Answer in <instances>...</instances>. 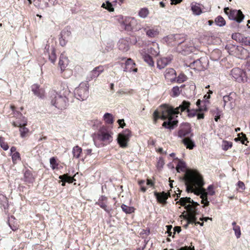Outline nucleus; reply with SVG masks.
Segmentation results:
<instances>
[{"label": "nucleus", "instance_id": "nucleus-16", "mask_svg": "<svg viewBox=\"0 0 250 250\" xmlns=\"http://www.w3.org/2000/svg\"><path fill=\"white\" fill-rule=\"evenodd\" d=\"M226 48L228 50L229 54L234 56L238 55L236 53V51H240L242 53L247 52V50L244 49L242 47H238L235 45H227L226 46Z\"/></svg>", "mask_w": 250, "mask_h": 250}, {"label": "nucleus", "instance_id": "nucleus-47", "mask_svg": "<svg viewBox=\"0 0 250 250\" xmlns=\"http://www.w3.org/2000/svg\"><path fill=\"white\" fill-rule=\"evenodd\" d=\"M12 159L14 163H15L17 160H20V155L18 152H15L12 154Z\"/></svg>", "mask_w": 250, "mask_h": 250}, {"label": "nucleus", "instance_id": "nucleus-3", "mask_svg": "<svg viewBox=\"0 0 250 250\" xmlns=\"http://www.w3.org/2000/svg\"><path fill=\"white\" fill-rule=\"evenodd\" d=\"M71 94L68 86L62 84L59 93L54 92L51 96V104L60 110H63L68 105L69 98Z\"/></svg>", "mask_w": 250, "mask_h": 250}, {"label": "nucleus", "instance_id": "nucleus-14", "mask_svg": "<svg viewBox=\"0 0 250 250\" xmlns=\"http://www.w3.org/2000/svg\"><path fill=\"white\" fill-rule=\"evenodd\" d=\"M190 127L189 124L185 123L182 125L178 132V137L180 138L189 137L190 133Z\"/></svg>", "mask_w": 250, "mask_h": 250}, {"label": "nucleus", "instance_id": "nucleus-48", "mask_svg": "<svg viewBox=\"0 0 250 250\" xmlns=\"http://www.w3.org/2000/svg\"><path fill=\"white\" fill-rule=\"evenodd\" d=\"M64 36V35L61 33L59 37L60 43L62 46H64L66 43V41H65L64 38H63Z\"/></svg>", "mask_w": 250, "mask_h": 250}, {"label": "nucleus", "instance_id": "nucleus-52", "mask_svg": "<svg viewBox=\"0 0 250 250\" xmlns=\"http://www.w3.org/2000/svg\"><path fill=\"white\" fill-rule=\"evenodd\" d=\"M164 164V161L163 160V159L160 158L158 162L157 167L160 168H162Z\"/></svg>", "mask_w": 250, "mask_h": 250}, {"label": "nucleus", "instance_id": "nucleus-29", "mask_svg": "<svg viewBox=\"0 0 250 250\" xmlns=\"http://www.w3.org/2000/svg\"><path fill=\"white\" fill-rule=\"evenodd\" d=\"M24 181L28 183H32L34 181V177L30 170H26L24 175Z\"/></svg>", "mask_w": 250, "mask_h": 250}, {"label": "nucleus", "instance_id": "nucleus-22", "mask_svg": "<svg viewBox=\"0 0 250 250\" xmlns=\"http://www.w3.org/2000/svg\"><path fill=\"white\" fill-rule=\"evenodd\" d=\"M104 70V69L103 66H99L95 67L90 72V78L93 79L97 78Z\"/></svg>", "mask_w": 250, "mask_h": 250}, {"label": "nucleus", "instance_id": "nucleus-41", "mask_svg": "<svg viewBox=\"0 0 250 250\" xmlns=\"http://www.w3.org/2000/svg\"><path fill=\"white\" fill-rule=\"evenodd\" d=\"M180 94V88L176 86H174L172 89V96L177 97Z\"/></svg>", "mask_w": 250, "mask_h": 250}, {"label": "nucleus", "instance_id": "nucleus-57", "mask_svg": "<svg viewBox=\"0 0 250 250\" xmlns=\"http://www.w3.org/2000/svg\"><path fill=\"white\" fill-rule=\"evenodd\" d=\"M98 201L106 202H107V198L104 196H102L99 199Z\"/></svg>", "mask_w": 250, "mask_h": 250}, {"label": "nucleus", "instance_id": "nucleus-36", "mask_svg": "<svg viewBox=\"0 0 250 250\" xmlns=\"http://www.w3.org/2000/svg\"><path fill=\"white\" fill-rule=\"evenodd\" d=\"M232 146V143L231 142H229L227 141H223L222 142V149L227 151L230 148H231Z\"/></svg>", "mask_w": 250, "mask_h": 250}, {"label": "nucleus", "instance_id": "nucleus-39", "mask_svg": "<svg viewBox=\"0 0 250 250\" xmlns=\"http://www.w3.org/2000/svg\"><path fill=\"white\" fill-rule=\"evenodd\" d=\"M144 61L148 64L150 66L154 65V61L152 57L148 55H145L143 57Z\"/></svg>", "mask_w": 250, "mask_h": 250}, {"label": "nucleus", "instance_id": "nucleus-43", "mask_svg": "<svg viewBox=\"0 0 250 250\" xmlns=\"http://www.w3.org/2000/svg\"><path fill=\"white\" fill-rule=\"evenodd\" d=\"M96 204L98 205L101 208L104 209L105 211L107 212H109V210L108 209L106 206V202L98 201L97 202H96Z\"/></svg>", "mask_w": 250, "mask_h": 250}, {"label": "nucleus", "instance_id": "nucleus-63", "mask_svg": "<svg viewBox=\"0 0 250 250\" xmlns=\"http://www.w3.org/2000/svg\"><path fill=\"white\" fill-rule=\"evenodd\" d=\"M9 226L11 228V229L14 230V231H15L17 229H18V227L16 226H14L13 225V226H11L10 224H9Z\"/></svg>", "mask_w": 250, "mask_h": 250}, {"label": "nucleus", "instance_id": "nucleus-44", "mask_svg": "<svg viewBox=\"0 0 250 250\" xmlns=\"http://www.w3.org/2000/svg\"><path fill=\"white\" fill-rule=\"evenodd\" d=\"M187 79V76L185 74H180L177 78V82L178 83H182L186 81Z\"/></svg>", "mask_w": 250, "mask_h": 250}, {"label": "nucleus", "instance_id": "nucleus-26", "mask_svg": "<svg viewBox=\"0 0 250 250\" xmlns=\"http://www.w3.org/2000/svg\"><path fill=\"white\" fill-rule=\"evenodd\" d=\"M119 49L123 51H127L129 49V46L127 42L124 40H120L118 43Z\"/></svg>", "mask_w": 250, "mask_h": 250}, {"label": "nucleus", "instance_id": "nucleus-13", "mask_svg": "<svg viewBox=\"0 0 250 250\" xmlns=\"http://www.w3.org/2000/svg\"><path fill=\"white\" fill-rule=\"evenodd\" d=\"M136 23V21L134 18L126 17L123 21L122 26L127 31L134 30V25Z\"/></svg>", "mask_w": 250, "mask_h": 250}, {"label": "nucleus", "instance_id": "nucleus-45", "mask_svg": "<svg viewBox=\"0 0 250 250\" xmlns=\"http://www.w3.org/2000/svg\"><path fill=\"white\" fill-rule=\"evenodd\" d=\"M50 164L51 167L53 169L56 168L58 166L56 162V160L54 157H52L50 159Z\"/></svg>", "mask_w": 250, "mask_h": 250}, {"label": "nucleus", "instance_id": "nucleus-51", "mask_svg": "<svg viewBox=\"0 0 250 250\" xmlns=\"http://www.w3.org/2000/svg\"><path fill=\"white\" fill-rule=\"evenodd\" d=\"M241 134L242 135V136L240 137V135H239L238 138L241 140L242 144H245V141L247 140L246 136L245 134H243V133H241Z\"/></svg>", "mask_w": 250, "mask_h": 250}, {"label": "nucleus", "instance_id": "nucleus-53", "mask_svg": "<svg viewBox=\"0 0 250 250\" xmlns=\"http://www.w3.org/2000/svg\"><path fill=\"white\" fill-rule=\"evenodd\" d=\"M208 189V190L209 194L210 195H213L214 194L215 192L213 190V187L212 185L209 186Z\"/></svg>", "mask_w": 250, "mask_h": 250}, {"label": "nucleus", "instance_id": "nucleus-37", "mask_svg": "<svg viewBox=\"0 0 250 250\" xmlns=\"http://www.w3.org/2000/svg\"><path fill=\"white\" fill-rule=\"evenodd\" d=\"M149 14V11L147 8H144L140 9L139 12V16L142 18H146Z\"/></svg>", "mask_w": 250, "mask_h": 250}, {"label": "nucleus", "instance_id": "nucleus-40", "mask_svg": "<svg viewBox=\"0 0 250 250\" xmlns=\"http://www.w3.org/2000/svg\"><path fill=\"white\" fill-rule=\"evenodd\" d=\"M29 129L25 127V126H23V127L21 126V128L20 129V132L21 137H25Z\"/></svg>", "mask_w": 250, "mask_h": 250}, {"label": "nucleus", "instance_id": "nucleus-20", "mask_svg": "<svg viewBox=\"0 0 250 250\" xmlns=\"http://www.w3.org/2000/svg\"><path fill=\"white\" fill-rule=\"evenodd\" d=\"M154 195L157 198L158 201L162 204L166 203V200L168 197V194L165 192H162L161 193L155 192Z\"/></svg>", "mask_w": 250, "mask_h": 250}, {"label": "nucleus", "instance_id": "nucleus-64", "mask_svg": "<svg viewBox=\"0 0 250 250\" xmlns=\"http://www.w3.org/2000/svg\"><path fill=\"white\" fill-rule=\"evenodd\" d=\"M86 153L87 155H90L92 153V149H87L85 150Z\"/></svg>", "mask_w": 250, "mask_h": 250}, {"label": "nucleus", "instance_id": "nucleus-6", "mask_svg": "<svg viewBox=\"0 0 250 250\" xmlns=\"http://www.w3.org/2000/svg\"><path fill=\"white\" fill-rule=\"evenodd\" d=\"M177 51L184 55H188L194 52L196 48L191 41H185L180 43L177 47Z\"/></svg>", "mask_w": 250, "mask_h": 250}, {"label": "nucleus", "instance_id": "nucleus-60", "mask_svg": "<svg viewBox=\"0 0 250 250\" xmlns=\"http://www.w3.org/2000/svg\"><path fill=\"white\" fill-rule=\"evenodd\" d=\"M196 115L198 119H201L204 118V115L203 113H197Z\"/></svg>", "mask_w": 250, "mask_h": 250}, {"label": "nucleus", "instance_id": "nucleus-10", "mask_svg": "<svg viewBox=\"0 0 250 250\" xmlns=\"http://www.w3.org/2000/svg\"><path fill=\"white\" fill-rule=\"evenodd\" d=\"M10 108L12 111L13 117H16L17 119H22V123L18 122L16 123L15 122H13L12 125L15 126H25L27 124V121L24 117L22 116V115L18 111H16L15 110V107L13 105H11L10 106Z\"/></svg>", "mask_w": 250, "mask_h": 250}, {"label": "nucleus", "instance_id": "nucleus-19", "mask_svg": "<svg viewBox=\"0 0 250 250\" xmlns=\"http://www.w3.org/2000/svg\"><path fill=\"white\" fill-rule=\"evenodd\" d=\"M223 101L224 103V107L226 106H228V107L230 109H232L233 108V103L234 99L232 97V94L230 93L229 95L224 96L223 97Z\"/></svg>", "mask_w": 250, "mask_h": 250}, {"label": "nucleus", "instance_id": "nucleus-34", "mask_svg": "<svg viewBox=\"0 0 250 250\" xmlns=\"http://www.w3.org/2000/svg\"><path fill=\"white\" fill-rule=\"evenodd\" d=\"M186 163L181 160L179 161L178 163L176 166V170L178 172L180 171H184L186 168Z\"/></svg>", "mask_w": 250, "mask_h": 250}, {"label": "nucleus", "instance_id": "nucleus-7", "mask_svg": "<svg viewBox=\"0 0 250 250\" xmlns=\"http://www.w3.org/2000/svg\"><path fill=\"white\" fill-rule=\"evenodd\" d=\"M224 12L230 20L236 21L238 23H240L245 17L240 10H230L229 7H225Z\"/></svg>", "mask_w": 250, "mask_h": 250}, {"label": "nucleus", "instance_id": "nucleus-55", "mask_svg": "<svg viewBox=\"0 0 250 250\" xmlns=\"http://www.w3.org/2000/svg\"><path fill=\"white\" fill-rule=\"evenodd\" d=\"M238 186L240 188L242 189V190L244 189L245 188L244 183L241 181H239L238 182Z\"/></svg>", "mask_w": 250, "mask_h": 250}, {"label": "nucleus", "instance_id": "nucleus-42", "mask_svg": "<svg viewBox=\"0 0 250 250\" xmlns=\"http://www.w3.org/2000/svg\"><path fill=\"white\" fill-rule=\"evenodd\" d=\"M0 145L4 150H7L9 148L8 145L4 141V139L2 137H0Z\"/></svg>", "mask_w": 250, "mask_h": 250}, {"label": "nucleus", "instance_id": "nucleus-2", "mask_svg": "<svg viewBox=\"0 0 250 250\" xmlns=\"http://www.w3.org/2000/svg\"><path fill=\"white\" fill-rule=\"evenodd\" d=\"M183 180L185 182L186 191L188 192H193L194 194L200 195L202 199L201 203L207 206L209 202L207 199L208 193L202 188L204 185L203 177L196 171L187 170Z\"/></svg>", "mask_w": 250, "mask_h": 250}, {"label": "nucleus", "instance_id": "nucleus-17", "mask_svg": "<svg viewBox=\"0 0 250 250\" xmlns=\"http://www.w3.org/2000/svg\"><path fill=\"white\" fill-rule=\"evenodd\" d=\"M135 63L132 59H128L125 63V67L124 71L125 72H134L137 71V68L135 67Z\"/></svg>", "mask_w": 250, "mask_h": 250}, {"label": "nucleus", "instance_id": "nucleus-5", "mask_svg": "<svg viewBox=\"0 0 250 250\" xmlns=\"http://www.w3.org/2000/svg\"><path fill=\"white\" fill-rule=\"evenodd\" d=\"M75 97L80 101H83L88 96V84L86 83H81L74 90Z\"/></svg>", "mask_w": 250, "mask_h": 250}, {"label": "nucleus", "instance_id": "nucleus-59", "mask_svg": "<svg viewBox=\"0 0 250 250\" xmlns=\"http://www.w3.org/2000/svg\"><path fill=\"white\" fill-rule=\"evenodd\" d=\"M173 230L174 231V233L175 232H177L178 233H179L181 231V228L180 227H175L173 228Z\"/></svg>", "mask_w": 250, "mask_h": 250}, {"label": "nucleus", "instance_id": "nucleus-15", "mask_svg": "<svg viewBox=\"0 0 250 250\" xmlns=\"http://www.w3.org/2000/svg\"><path fill=\"white\" fill-rule=\"evenodd\" d=\"M204 59H197L195 61L191 62L189 63V66L194 69L201 71L205 68V66L203 63Z\"/></svg>", "mask_w": 250, "mask_h": 250}, {"label": "nucleus", "instance_id": "nucleus-49", "mask_svg": "<svg viewBox=\"0 0 250 250\" xmlns=\"http://www.w3.org/2000/svg\"><path fill=\"white\" fill-rule=\"evenodd\" d=\"M49 59L52 63H54L56 60V56L55 55V50H52L51 55L49 56Z\"/></svg>", "mask_w": 250, "mask_h": 250}, {"label": "nucleus", "instance_id": "nucleus-28", "mask_svg": "<svg viewBox=\"0 0 250 250\" xmlns=\"http://www.w3.org/2000/svg\"><path fill=\"white\" fill-rule=\"evenodd\" d=\"M183 143L187 148L192 149L195 146V144L189 137L185 138L182 140Z\"/></svg>", "mask_w": 250, "mask_h": 250}, {"label": "nucleus", "instance_id": "nucleus-8", "mask_svg": "<svg viewBox=\"0 0 250 250\" xmlns=\"http://www.w3.org/2000/svg\"><path fill=\"white\" fill-rule=\"evenodd\" d=\"M131 136V131L128 129H125L118 134L117 142L121 147L125 148L127 146Z\"/></svg>", "mask_w": 250, "mask_h": 250}, {"label": "nucleus", "instance_id": "nucleus-32", "mask_svg": "<svg viewBox=\"0 0 250 250\" xmlns=\"http://www.w3.org/2000/svg\"><path fill=\"white\" fill-rule=\"evenodd\" d=\"M82 152V149L81 147H79L78 146H75L72 150V153L73 155V157L76 158H79L80 156V154Z\"/></svg>", "mask_w": 250, "mask_h": 250}, {"label": "nucleus", "instance_id": "nucleus-11", "mask_svg": "<svg viewBox=\"0 0 250 250\" xmlns=\"http://www.w3.org/2000/svg\"><path fill=\"white\" fill-rule=\"evenodd\" d=\"M231 74L232 77L239 83L244 82L246 80L245 73L239 68H234L232 69Z\"/></svg>", "mask_w": 250, "mask_h": 250}, {"label": "nucleus", "instance_id": "nucleus-27", "mask_svg": "<svg viewBox=\"0 0 250 250\" xmlns=\"http://www.w3.org/2000/svg\"><path fill=\"white\" fill-rule=\"evenodd\" d=\"M59 179H60L62 182V186H63L65 185V182L72 183L74 181H75V179L73 177L68 175L67 174H63L60 176Z\"/></svg>", "mask_w": 250, "mask_h": 250}, {"label": "nucleus", "instance_id": "nucleus-18", "mask_svg": "<svg viewBox=\"0 0 250 250\" xmlns=\"http://www.w3.org/2000/svg\"><path fill=\"white\" fill-rule=\"evenodd\" d=\"M165 77L167 81L173 82L176 79V72L173 68H169L166 70Z\"/></svg>", "mask_w": 250, "mask_h": 250}, {"label": "nucleus", "instance_id": "nucleus-50", "mask_svg": "<svg viewBox=\"0 0 250 250\" xmlns=\"http://www.w3.org/2000/svg\"><path fill=\"white\" fill-rule=\"evenodd\" d=\"M201 101L200 100H198V101L196 102V104L198 106V111H203V110H207V108L205 107L204 108H202L200 106Z\"/></svg>", "mask_w": 250, "mask_h": 250}, {"label": "nucleus", "instance_id": "nucleus-31", "mask_svg": "<svg viewBox=\"0 0 250 250\" xmlns=\"http://www.w3.org/2000/svg\"><path fill=\"white\" fill-rule=\"evenodd\" d=\"M232 225L233 226V230L235 232V235L237 238H239L241 235L240 227L239 226L236 225V223L235 222H233L232 223Z\"/></svg>", "mask_w": 250, "mask_h": 250}, {"label": "nucleus", "instance_id": "nucleus-61", "mask_svg": "<svg viewBox=\"0 0 250 250\" xmlns=\"http://www.w3.org/2000/svg\"><path fill=\"white\" fill-rule=\"evenodd\" d=\"M167 231L169 235H171V229H172V226H167Z\"/></svg>", "mask_w": 250, "mask_h": 250}, {"label": "nucleus", "instance_id": "nucleus-1", "mask_svg": "<svg viewBox=\"0 0 250 250\" xmlns=\"http://www.w3.org/2000/svg\"><path fill=\"white\" fill-rule=\"evenodd\" d=\"M190 103L189 102L184 101L182 103L176 108H174L171 106H165L161 111V115H160L159 112L155 110L153 113V118L155 123L157 119L161 118L162 120L168 119V121L164 122L163 124V126L168 128L173 129L174 125H176L178 122L177 121H171L172 116L178 114L180 112H182L185 110L188 113L189 117H193L197 115L198 110H190Z\"/></svg>", "mask_w": 250, "mask_h": 250}, {"label": "nucleus", "instance_id": "nucleus-33", "mask_svg": "<svg viewBox=\"0 0 250 250\" xmlns=\"http://www.w3.org/2000/svg\"><path fill=\"white\" fill-rule=\"evenodd\" d=\"M105 122L108 124H112L113 123V117L111 114L106 113L104 116Z\"/></svg>", "mask_w": 250, "mask_h": 250}, {"label": "nucleus", "instance_id": "nucleus-24", "mask_svg": "<svg viewBox=\"0 0 250 250\" xmlns=\"http://www.w3.org/2000/svg\"><path fill=\"white\" fill-rule=\"evenodd\" d=\"M32 90L35 95L40 98H42L43 96V89L40 88L39 85L37 84H33L32 86Z\"/></svg>", "mask_w": 250, "mask_h": 250}, {"label": "nucleus", "instance_id": "nucleus-38", "mask_svg": "<svg viewBox=\"0 0 250 250\" xmlns=\"http://www.w3.org/2000/svg\"><path fill=\"white\" fill-rule=\"evenodd\" d=\"M122 210L126 213H131L134 212V208L133 207H128L127 206L123 204L121 206Z\"/></svg>", "mask_w": 250, "mask_h": 250}, {"label": "nucleus", "instance_id": "nucleus-9", "mask_svg": "<svg viewBox=\"0 0 250 250\" xmlns=\"http://www.w3.org/2000/svg\"><path fill=\"white\" fill-rule=\"evenodd\" d=\"M112 133L105 129H101L97 134L98 140L104 142L105 144H108L113 140Z\"/></svg>", "mask_w": 250, "mask_h": 250}, {"label": "nucleus", "instance_id": "nucleus-25", "mask_svg": "<svg viewBox=\"0 0 250 250\" xmlns=\"http://www.w3.org/2000/svg\"><path fill=\"white\" fill-rule=\"evenodd\" d=\"M191 9L193 14L196 15H199L202 12L200 4L195 2L191 3Z\"/></svg>", "mask_w": 250, "mask_h": 250}, {"label": "nucleus", "instance_id": "nucleus-54", "mask_svg": "<svg viewBox=\"0 0 250 250\" xmlns=\"http://www.w3.org/2000/svg\"><path fill=\"white\" fill-rule=\"evenodd\" d=\"M157 32H146V35L150 38L154 37L157 35Z\"/></svg>", "mask_w": 250, "mask_h": 250}, {"label": "nucleus", "instance_id": "nucleus-12", "mask_svg": "<svg viewBox=\"0 0 250 250\" xmlns=\"http://www.w3.org/2000/svg\"><path fill=\"white\" fill-rule=\"evenodd\" d=\"M232 39L236 41L244 43L246 45H250V37H245L240 32H234L231 35Z\"/></svg>", "mask_w": 250, "mask_h": 250}, {"label": "nucleus", "instance_id": "nucleus-58", "mask_svg": "<svg viewBox=\"0 0 250 250\" xmlns=\"http://www.w3.org/2000/svg\"><path fill=\"white\" fill-rule=\"evenodd\" d=\"M171 1V4L173 5V4H178L179 3H180L182 0H170Z\"/></svg>", "mask_w": 250, "mask_h": 250}, {"label": "nucleus", "instance_id": "nucleus-21", "mask_svg": "<svg viewBox=\"0 0 250 250\" xmlns=\"http://www.w3.org/2000/svg\"><path fill=\"white\" fill-rule=\"evenodd\" d=\"M171 59L170 58H162L159 59L157 61V67L160 69H162L164 68L165 66H166L167 64H168Z\"/></svg>", "mask_w": 250, "mask_h": 250}, {"label": "nucleus", "instance_id": "nucleus-23", "mask_svg": "<svg viewBox=\"0 0 250 250\" xmlns=\"http://www.w3.org/2000/svg\"><path fill=\"white\" fill-rule=\"evenodd\" d=\"M68 64V60L66 56L62 54L60 57L59 62V66L61 67V70L63 71Z\"/></svg>", "mask_w": 250, "mask_h": 250}, {"label": "nucleus", "instance_id": "nucleus-4", "mask_svg": "<svg viewBox=\"0 0 250 250\" xmlns=\"http://www.w3.org/2000/svg\"><path fill=\"white\" fill-rule=\"evenodd\" d=\"M178 203L185 207V208L188 210V214H192L194 216H196L197 214L196 208L199 205L198 203L191 200L190 197H186L180 198V200L176 202V204Z\"/></svg>", "mask_w": 250, "mask_h": 250}, {"label": "nucleus", "instance_id": "nucleus-62", "mask_svg": "<svg viewBox=\"0 0 250 250\" xmlns=\"http://www.w3.org/2000/svg\"><path fill=\"white\" fill-rule=\"evenodd\" d=\"M208 220H212V218H209V217H204V218H201L200 219V220L201 221H207Z\"/></svg>", "mask_w": 250, "mask_h": 250}, {"label": "nucleus", "instance_id": "nucleus-35", "mask_svg": "<svg viewBox=\"0 0 250 250\" xmlns=\"http://www.w3.org/2000/svg\"><path fill=\"white\" fill-rule=\"evenodd\" d=\"M215 22L216 25L220 27L224 26L226 24V21L221 16H218L215 18Z\"/></svg>", "mask_w": 250, "mask_h": 250}, {"label": "nucleus", "instance_id": "nucleus-30", "mask_svg": "<svg viewBox=\"0 0 250 250\" xmlns=\"http://www.w3.org/2000/svg\"><path fill=\"white\" fill-rule=\"evenodd\" d=\"M184 218L187 220V223L186 225L184 226V227L187 229L188 227V224H193V222H195V221L197 220V218L196 216H194L193 215H190L188 214V215L183 216Z\"/></svg>", "mask_w": 250, "mask_h": 250}, {"label": "nucleus", "instance_id": "nucleus-46", "mask_svg": "<svg viewBox=\"0 0 250 250\" xmlns=\"http://www.w3.org/2000/svg\"><path fill=\"white\" fill-rule=\"evenodd\" d=\"M105 4L103 3L102 6L104 7L106 9L108 10L109 12H113L114 11V8L112 7V5L110 2L108 1H106V6L104 7Z\"/></svg>", "mask_w": 250, "mask_h": 250}, {"label": "nucleus", "instance_id": "nucleus-56", "mask_svg": "<svg viewBox=\"0 0 250 250\" xmlns=\"http://www.w3.org/2000/svg\"><path fill=\"white\" fill-rule=\"evenodd\" d=\"M118 123L120 125V126L122 128H123L124 126L125 125V124L124 123V119H120L118 121Z\"/></svg>", "mask_w": 250, "mask_h": 250}]
</instances>
